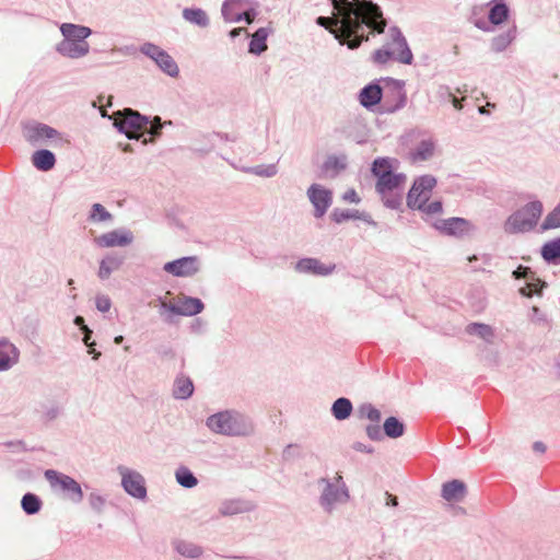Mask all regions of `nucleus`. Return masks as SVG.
I'll return each mask as SVG.
<instances>
[{
	"label": "nucleus",
	"mask_w": 560,
	"mask_h": 560,
	"mask_svg": "<svg viewBox=\"0 0 560 560\" xmlns=\"http://www.w3.org/2000/svg\"><path fill=\"white\" fill-rule=\"evenodd\" d=\"M509 9L504 3H497L489 13V20L492 24H501L508 20Z\"/></svg>",
	"instance_id": "nucleus-28"
},
{
	"label": "nucleus",
	"mask_w": 560,
	"mask_h": 560,
	"mask_svg": "<svg viewBox=\"0 0 560 560\" xmlns=\"http://www.w3.org/2000/svg\"><path fill=\"white\" fill-rule=\"evenodd\" d=\"M366 434L372 440H378L381 438V429L378 425H369L366 428Z\"/></svg>",
	"instance_id": "nucleus-51"
},
{
	"label": "nucleus",
	"mask_w": 560,
	"mask_h": 560,
	"mask_svg": "<svg viewBox=\"0 0 560 560\" xmlns=\"http://www.w3.org/2000/svg\"><path fill=\"white\" fill-rule=\"evenodd\" d=\"M332 16H319L317 24L327 28L340 44L350 49L369 39V34L383 33L386 20L380 7L370 0H331Z\"/></svg>",
	"instance_id": "nucleus-1"
},
{
	"label": "nucleus",
	"mask_w": 560,
	"mask_h": 560,
	"mask_svg": "<svg viewBox=\"0 0 560 560\" xmlns=\"http://www.w3.org/2000/svg\"><path fill=\"white\" fill-rule=\"evenodd\" d=\"M268 36V32L266 28L257 30L253 36L249 44V51L253 54H260L267 49L266 39Z\"/></svg>",
	"instance_id": "nucleus-24"
},
{
	"label": "nucleus",
	"mask_w": 560,
	"mask_h": 560,
	"mask_svg": "<svg viewBox=\"0 0 560 560\" xmlns=\"http://www.w3.org/2000/svg\"><path fill=\"white\" fill-rule=\"evenodd\" d=\"M533 448L535 452L545 453L546 445L542 442H535Z\"/></svg>",
	"instance_id": "nucleus-55"
},
{
	"label": "nucleus",
	"mask_w": 560,
	"mask_h": 560,
	"mask_svg": "<svg viewBox=\"0 0 560 560\" xmlns=\"http://www.w3.org/2000/svg\"><path fill=\"white\" fill-rule=\"evenodd\" d=\"M342 199L349 203H359L360 202V197L354 189L347 190L343 194Z\"/></svg>",
	"instance_id": "nucleus-49"
},
{
	"label": "nucleus",
	"mask_w": 560,
	"mask_h": 560,
	"mask_svg": "<svg viewBox=\"0 0 560 560\" xmlns=\"http://www.w3.org/2000/svg\"><path fill=\"white\" fill-rule=\"evenodd\" d=\"M162 306L174 314L192 316L199 314L203 310V304L199 299L179 296L175 302H162Z\"/></svg>",
	"instance_id": "nucleus-9"
},
{
	"label": "nucleus",
	"mask_w": 560,
	"mask_h": 560,
	"mask_svg": "<svg viewBox=\"0 0 560 560\" xmlns=\"http://www.w3.org/2000/svg\"><path fill=\"white\" fill-rule=\"evenodd\" d=\"M120 265V260L117 258H107L101 261L98 276L102 279L109 277L113 269H117Z\"/></svg>",
	"instance_id": "nucleus-35"
},
{
	"label": "nucleus",
	"mask_w": 560,
	"mask_h": 560,
	"mask_svg": "<svg viewBox=\"0 0 560 560\" xmlns=\"http://www.w3.org/2000/svg\"><path fill=\"white\" fill-rule=\"evenodd\" d=\"M95 304H96V308L103 313L108 312L112 306L110 299L106 295H98L96 298Z\"/></svg>",
	"instance_id": "nucleus-42"
},
{
	"label": "nucleus",
	"mask_w": 560,
	"mask_h": 560,
	"mask_svg": "<svg viewBox=\"0 0 560 560\" xmlns=\"http://www.w3.org/2000/svg\"><path fill=\"white\" fill-rule=\"evenodd\" d=\"M466 495V486L460 480H452L442 487V497L448 502L462 501Z\"/></svg>",
	"instance_id": "nucleus-16"
},
{
	"label": "nucleus",
	"mask_w": 560,
	"mask_h": 560,
	"mask_svg": "<svg viewBox=\"0 0 560 560\" xmlns=\"http://www.w3.org/2000/svg\"><path fill=\"white\" fill-rule=\"evenodd\" d=\"M164 270L176 277H189L198 271V261L195 257H184L166 262Z\"/></svg>",
	"instance_id": "nucleus-13"
},
{
	"label": "nucleus",
	"mask_w": 560,
	"mask_h": 560,
	"mask_svg": "<svg viewBox=\"0 0 560 560\" xmlns=\"http://www.w3.org/2000/svg\"><path fill=\"white\" fill-rule=\"evenodd\" d=\"M353 448L359 451V452H371V450H368V447L364 444H362V443H355L353 445Z\"/></svg>",
	"instance_id": "nucleus-57"
},
{
	"label": "nucleus",
	"mask_w": 560,
	"mask_h": 560,
	"mask_svg": "<svg viewBox=\"0 0 560 560\" xmlns=\"http://www.w3.org/2000/svg\"><path fill=\"white\" fill-rule=\"evenodd\" d=\"M545 260L551 261L560 257V238L546 243L541 248Z\"/></svg>",
	"instance_id": "nucleus-31"
},
{
	"label": "nucleus",
	"mask_w": 560,
	"mask_h": 560,
	"mask_svg": "<svg viewBox=\"0 0 560 560\" xmlns=\"http://www.w3.org/2000/svg\"><path fill=\"white\" fill-rule=\"evenodd\" d=\"M162 129V122L161 118L159 116H155L154 119L151 121L150 127H148V130L145 132H149L152 136H159L161 133Z\"/></svg>",
	"instance_id": "nucleus-45"
},
{
	"label": "nucleus",
	"mask_w": 560,
	"mask_h": 560,
	"mask_svg": "<svg viewBox=\"0 0 560 560\" xmlns=\"http://www.w3.org/2000/svg\"><path fill=\"white\" fill-rule=\"evenodd\" d=\"M119 471L122 477V486L125 490L132 497L139 499L144 498L147 494V489L144 487L143 477L140 474L130 471L124 467H119Z\"/></svg>",
	"instance_id": "nucleus-10"
},
{
	"label": "nucleus",
	"mask_w": 560,
	"mask_h": 560,
	"mask_svg": "<svg viewBox=\"0 0 560 560\" xmlns=\"http://www.w3.org/2000/svg\"><path fill=\"white\" fill-rule=\"evenodd\" d=\"M45 477L52 488L70 493L77 502L82 500L83 492L80 485L73 478L51 469L46 470Z\"/></svg>",
	"instance_id": "nucleus-7"
},
{
	"label": "nucleus",
	"mask_w": 560,
	"mask_h": 560,
	"mask_svg": "<svg viewBox=\"0 0 560 560\" xmlns=\"http://www.w3.org/2000/svg\"><path fill=\"white\" fill-rule=\"evenodd\" d=\"M60 31L65 36V40L85 42L84 39L91 35V30L89 27L71 23L62 24Z\"/></svg>",
	"instance_id": "nucleus-18"
},
{
	"label": "nucleus",
	"mask_w": 560,
	"mask_h": 560,
	"mask_svg": "<svg viewBox=\"0 0 560 560\" xmlns=\"http://www.w3.org/2000/svg\"><path fill=\"white\" fill-rule=\"evenodd\" d=\"M33 164L40 171H49L55 165V155L48 150H39L33 154Z\"/></svg>",
	"instance_id": "nucleus-22"
},
{
	"label": "nucleus",
	"mask_w": 560,
	"mask_h": 560,
	"mask_svg": "<svg viewBox=\"0 0 560 560\" xmlns=\"http://www.w3.org/2000/svg\"><path fill=\"white\" fill-rule=\"evenodd\" d=\"M207 425L213 432L226 435H243L250 431V425L242 416L230 411L212 415L208 418Z\"/></svg>",
	"instance_id": "nucleus-3"
},
{
	"label": "nucleus",
	"mask_w": 560,
	"mask_h": 560,
	"mask_svg": "<svg viewBox=\"0 0 560 560\" xmlns=\"http://www.w3.org/2000/svg\"><path fill=\"white\" fill-rule=\"evenodd\" d=\"M359 98L364 107L374 106L382 100V89L378 84H370L361 91Z\"/></svg>",
	"instance_id": "nucleus-20"
},
{
	"label": "nucleus",
	"mask_w": 560,
	"mask_h": 560,
	"mask_svg": "<svg viewBox=\"0 0 560 560\" xmlns=\"http://www.w3.org/2000/svg\"><path fill=\"white\" fill-rule=\"evenodd\" d=\"M307 195L315 208V215L323 217L331 203V191L314 184L308 188Z\"/></svg>",
	"instance_id": "nucleus-11"
},
{
	"label": "nucleus",
	"mask_w": 560,
	"mask_h": 560,
	"mask_svg": "<svg viewBox=\"0 0 560 560\" xmlns=\"http://www.w3.org/2000/svg\"><path fill=\"white\" fill-rule=\"evenodd\" d=\"M57 135H58V132L54 128H51L47 125H42V124L34 125V126L30 127L27 130V139L30 141H39L42 139H50V138H55Z\"/></svg>",
	"instance_id": "nucleus-21"
},
{
	"label": "nucleus",
	"mask_w": 560,
	"mask_h": 560,
	"mask_svg": "<svg viewBox=\"0 0 560 560\" xmlns=\"http://www.w3.org/2000/svg\"><path fill=\"white\" fill-rule=\"evenodd\" d=\"M390 57H392V52H389L388 50H385V49H378L373 55L374 61H376L378 63L387 62L390 59Z\"/></svg>",
	"instance_id": "nucleus-46"
},
{
	"label": "nucleus",
	"mask_w": 560,
	"mask_h": 560,
	"mask_svg": "<svg viewBox=\"0 0 560 560\" xmlns=\"http://www.w3.org/2000/svg\"><path fill=\"white\" fill-rule=\"evenodd\" d=\"M433 151H434L433 143L430 141H423L419 144L417 150L411 153V160L413 162L425 161L432 156Z\"/></svg>",
	"instance_id": "nucleus-29"
},
{
	"label": "nucleus",
	"mask_w": 560,
	"mask_h": 560,
	"mask_svg": "<svg viewBox=\"0 0 560 560\" xmlns=\"http://www.w3.org/2000/svg\"><path fill=\"white\" fill-rule=\"evenodd\" d=\"M467 332L470 335H477L485 340H490L493 337V330L489 325L472 323L467 326Z\"/></svg>",
	"instance_id": "nucleus-30"
},
{
	"label": "nucleus",
	"mask_w": 560,
	"mask_h": 560,
	"mask_svg": "<svg viewBox=\"0 0 560 560\" xmlns=\"http://www.w3.org/2000/svg\"><path fill=\"white\" fill-rule=\"evenodd\" d=\"M372 173L377 178L376 190L383 197L399 190L406 183L404 174H395L390 161L387 159H377L373 163Z\"/></svg>",
	"instance_id": "nucleus-2"
},
{
	"label": "nucleus",
	"mask_w": 560,
	"mask_h": 560,
	"mask_svg": "<svg viewBox=\"0 0 560 560\" xmlns=\"http://www.w3.org/2000/svg\"><path fill=\"white\" fill-rule=\"evenodd\" d=\"M436 229L447 235L462 236L470 230V224L465 219L451 218L448 220L440 221L436 224Z\"/></svg>",
	"instance_id": "nucleus-14"
},
{
	"label": "nucleus",
	"mask_w": 560,
	"mask_h": 560,
	"mask_svg": "<svg viewBox=\"0 0 560 560\" xmlns=\"http://www.w3.org/2000/svg\"><path fill=\"white\" fill-rule=\"evenodd\" d=\"M336 500H337V492H334L331 487L328 486L327 489L325 490L323 497H322L323 504L330 505Z\"/></svg>",
	"instance_id": "nucleus-47"
},
{
	"label": "nucleus",
	"mask_w": 560,
	"mask_h": 560,
	"mask_svg": "<svg viewBox=\"0 0 560 560\" xmlns=\"http://www.w3.org/2000/svg\"><path fill=\"white\" fill-rule=\"evenodd\" d=\"M346 166L345 162L336 156H330L324 164L325 171L332 170L335 172H338L340 170H343Z\"/></svg>",
	"instance_id": "nucleus-41"
},
{
	"label": "nucleus",
	"mask_w": 560,
	"mask_h": 560,
	"mask_svg": "<svg viewBox=\"0 0 560 560\" xmlns=\"http://www.w3.org/2000/svg\"><path fill=\"white\" fill-rule=\"evenodd\" d=\"M542 212V205L539 201H533L513 213L506 220L504 230L508 233H520L532 230L538 222Z\"/></svg>",
	"instance_id": "nucleus-4"
},
{
	"label": "nucleus",
	"mask_w": 560,
	"mask_h": 560,
	"mask_svg": "<svg viewBox=\"0 0 560 560\" xmlns=\"http://www.w3.org/2000/svg\"><path fill=\"white\" fill-rule=\"evenodd\" d=\"M16 360L15 347L7 340H0V371L9 369Z\"/></svg>",
	"instance_id": "nucleus-19"
},
{
	"label": "nucleus",
	"mask_w": 560,
	"mask_h": 560,
	"mask_svg": "<svg viewBox=\"0 0 560 560\" xmlns=\"http://www.w3.org/2000/svg\"><path fill=\"white\" fill-rule=\"evenodd\" d=\"M334 265L326 266L315 258H304L296 264V270L300 272H311L314 275L326 276L334 270Z\"/></svg>",
	"instance_id": "nucleus-15"
},
{
	"label": "nucleus",
	"mask_w": 560,
	"mask_h": 560,
	"mask_svg": "<svg viewBox=\"0 0 560 560\" xmlns=\"http://www.w3.org/2000/svg\"><path fill=\"white\" fill-rule=\"evenodd\" d=\"M74 323H75V325L80 326L81 329L83 328V326H85L84 325V319L81 316H77L75 319H74Z\"/></svg>",
	"instance_id": "nucleus-58"
},
{
	"label": "nucleus",
	"mask_w": 560,
	"mask_h": 560,
	"mask_svg": "<svg viewBox=\"0 0 560 560\" xmlns=\"http://www.w3.org/2000/svg\"><path fill=\"white\" fill-rule=\"evenodd\" d=\"M183 16L190 23L197 24L199 26L208 25V16L205 11L201 9H185L183 11Z\"/></svg>",
	"instance_id": "nucleus-27"
},
{
	"label": "nucleus",
	"mask_w": 560,
	"mask_h": 560,
	"mask_svg": "<svg viewBox=\"0 0 560 560\" xmlns=\"http://www.w3.org/2000/svg\"><path fill=\"white\" fill-rule=\"evenodd\" d=\"M450 97H451V101H452V104L453 106L456 108V109H462V101L464 100V97L462 100L457 98L455 95H453L452 93L448 94Z\"/></svg>",
	"instance_id": "nucleus-53"
},
{
	"label": "nucleus",
	"mask_w": 560,
	"mask_h": 560,
	"mask_svg": "<svg viewBox=\"0 0 560 560\" xmlns=\"http://www.w3.org/2000/svg\"><path fill=\"white\" fill-rule=\"evenodd\" d=\"M141 51L152 58L156 65L167 74L175 77L178 74V67L174 59L159 46L153 44H144Z\"/></svg>",
	"instance_id": "nucleus-8"
},
{
	"label": "nucleus",
	"mask_w": 560,
	"mask_h": 560,
	"mask_svg": "<svg viewBox=\"0 0 560 560\" xmlns=\"http://www.w3.org/2000/svg\"><path fill=\"white\" fill-rule=\"evenodd\" d=\"M114 125L129 139H139L148 130L149 120L138 112L126 108L117 112Z\"/></svg>",
	"instance_id": "nucleus-5"
},
{
	"label": "nucleus",
	"mask_w": 560,
	"mask_h": 560,
	"mask_svg": "<svg viewBox=\"0 0 560 560\" xmlns=\"http://www.w3.org/2000/svg\"><path fill=\"white\" fill-rule=\"evenodd\" d=\"M39 500L34 494L28 493L23 497L22 508L26 513H36L39 510Z\"/></svg>",
	"instance_id": "nucleus-37"
},
{
	"label": "nucleus",
	"mask_w": 560,
	"mask_h": 560,
	"mask_svg": "<svg viewBox=\"0 0 560 560\" xmlns=\"http://www.w3.org/2000/svg\"><path fill=\"white\" fill-rule=\"evenodd\" d=\"M544 287L540 280L529 281L525 287L520 289V293L524 296L530 298L535 293H539Z\"/></svg>",
	"instance_id": "nucleus-39"
},
{
	"label": "nucleus",
	"mask_w": 560,
	"mask_h": 560,
	"mask_svg": "<svg viewBox=\"0 0 560 560\" xmlns=\"http://www.w3.org/2000/svg\"><path fill=\"white\" fill-rule=\"evenodd\" d=\"M360 415L373 422H378L381 419V412L370 404L360 407Z\"/></svg>",
	"instance_id": "nucleus-40"
},
{
	"label": "nucleus",
	"mask_w": 560,
	"mask_h": 560,
	"mask_svg": "<svg viewBox=\"0 0 560 560\" xmlns=\"http://www.w3.org/2000/svg\"><path fill=\"white\" fill-rule=\"evenodd\" d=\"M557 228H560V203L547 215L541 225L542 230Z\"/></svg>",
	"instance_id": "nucleus-36"
},
{
	"label": "nucleus",
	"mask_w": 560,
	"mask_h": 560,
	"mask_svg": "<svg viewBox=\"0 0 560 560\" xmlns=\"http://www.w3.org/2000/svg\"><path fill=\"white\" fill-rule=\"evenodd\" d=\"M435 184V178L429 175L421 176L415 180L407 196L408 207L412 209H422L429 201Z\"/></svg>",
	"instance_id": "nucleus-6"
},
{
	"label": "nucleus",
	"mask_w": 560,
	"mask_h": 560,
	"mask_svg": "<svg viewBox=\"0 0 560 560\" xmlns=\"http://www.w3.org/2000/svg\"><path fill=\"white\" fill-rule=\"evenodd\" d=\"M421 210L428 214L439 213L442 211V203L440 201H433L429 205L425 203Z\"/></svg>",
	"instance_id": "nucleus-48"
},
{
	"label": "nucleus",
	"mask_w": 560,
	"mask_h": 560,
	"mask_svg": "<svg viewBox=\"0 0 560 560\" xmlns=\"http://www.w3.org/2000/svg\"><path fill=\"white\" fill-rule=\"evenodd\" d=\"M384 432L388 438H400L405 432V425L395 417H389L384 422Z\"/></svg>",
	"instance_id": "nucleus-26"
},
{
	"label": "nucleus",
	"mask_w": 560,
	"mask_h": 560,
	"mask_svg": "<svg viewBox=\"0 0 560 560\" xmlns=\"http://www.w3.org/2000/svg\"><path fill=\"white\" fill-rule=\"evenodd\" d=\"M89 44L80 40H63L59 50L62 55L70 58H79L89 52Z\"/></svg>",
	"instance_id": "nucleus-17"
},
{
	"label": "nucleus",
	"mask_w": 560,
	"mask_h": 560,
	"mask_svg": "<svg viewBox=\"0 0 560 560\" xmlns=\"http://www.w3.org/2000/svg\"><path fill=\"white\" fill-rule=\"evenodd\" d=\"M245 31H246V30H245V28H243V27H236V28H234V30H232V31L230 32V36H231L232 38H234V37H236V36L241 35V33H242V32H245Z\"/></svg>",
	"instance_id": "nucleus-56"
},
{
	"label": "nucleus",
	"mask_w": 560,
	"mask_h": 560,
	"mask_svg": "<svg viewBox=\"0 0 560 560\" xmlns=\"http://www.w3.org/2000/svg\"><path fill=\"white\" fill-rule=\"evenodd\" d=\"M122 340H124L122 336H117L114 341H115V343L118 345V343H121Z\"/></svg>",
	"instance_id": "nucleus-60"
},
{
	"label": "nucleus",
	"mask_w": 560,
	"mask_h": 560,
	"mask_svg": "<svg viewBox=\"0 0 560 560\" xmlns=\"http://www.w3.org/2000/svg\"><path fill=\"white\" fill-rule=\"evenodd\" d=\"M331 218L335 222L337 223H341L342 221L345 220H348V219H354V218H358L355 215V213H351V212H348V211H338V210H335L331 214Z\"/></svg>",
	"instance_id": "nucleus-44"
},
{
	"label": "nucleus",
	"mask_w": 560,
	"mask_h": 560,
	"mask_svg": "<svg viewBox=\"0 0 560 560\" xmlns=\"http://www.w3.org/2000/svg\"><path fill=\"white\" fill-rule=\"evenodd\" d=\"M235 4V1L225 2L222 8V13L226 21H240L243 16L248 24H250L254 20V15L250 12H244L243 14L234 15L231 10Z\"/></svg>",
	"instance_id": "nucleus-32"
},
{
	"label": "nucleus",
	"mask_w": 560,
	"mask_h": 560,
	"mask_svg": "<svg viewBox=\"0 0 560 560\" xmlns=\"http://www.w3.org/2000/svg\"><path fill=\"white\" fill-rule=\"evenodd\" d=\"M385 203H386V206H388L390 208H396L399 202H398V200L393 199V200H386Z\"/></svg>",
	"instance_id": "nucleus-59"
},
{
	"label": "nucleus",
	"mask_w": 560,
	"mask_h": 560,
	"mask_svg": "<svg viewBox=\"0 0 560 560\" xmlns=\"http://www.w3.org/2000/svg\"><path fill=\"white\" fill-rule=\"evenodd\" d=\"M83 332H84V338H83V341L84 343L86 345V347L90 348V352H93V346H94V342H90V339H91V335H92V330L89 329L88 326H83L82 328Z\"/></svg>",
	"instance_id": "nucleus-52"
},
{
	"label": "nucleus",
	"mask_w": 560,
	"mask_h": 560,
	"mask_svg": "<svg viewBox=\"0 0 560 560\" xmlns=\"http://www.w3.org/2000/svg\"><path fill=\"white\" fill-rule=\"evenodd\" d=\"M399 45L404 46V49L401 50V52L399 54L397 59L402 63H407V65L411 63L412 54H411L410 49L406 46V43L404 40H401L399 43Z\"/></svg>",
	"instance_id": "nucleus-43"
},
{
	"label": "nucleus",
	"mask_w": 560,
	"mask_h": 560,
	"mask_svg": "<svg viewBox=\"0 0 560 560\" xmlns=\"http://www.w3.org/2000/svg\"><path fill=\"white\" fill-rule=\"evenodd\" d=\"M176 549L180 555H183L185 557H189V558H197L201 555L200 547H198L195 544L187 542V541H179L176 545Z\"/></svg>",
	"instance_id": "nucleus-33"
},
{
	"label": "nucleus",
	"mask_w": 560,
	"mask_h": 560,
	"mask_svg": "<svg viewBox=\"0 0 560 560\" xmlns=\"http://www.w3.org/2000/svg\"><path fill=\"white\" fill-rule=\"evenodd\" d=\"M529 273H532L530 269L528 267H522L520 266L514 272V277L515 278H526V279H532L534 280L533 278H529Z\"/></svg>",
	"instance_id": "nucleus-50"
},
{
	"label": "nucleus",
	"mask_w": 560,
	"mask_h": 560,
	"mask_svg": "<svg viewBox=\"0 0 560 560\" xmlns=\"http://www.w3.org/2000/svg\"><path fill=\"white\" fill-rule=\"evenodd\" d=\"M474 260H477V256H475V255H474V256H471V257H468V261H469V262H471V261H474Z\"/></svg>",
	"instance_id": "nucleus-61"
},
{
	"label": "nucleus",
	"mask_w": 560,
	"mask_h": 560,
	"mask_svg": "<svg viewBox=\"0 0 560 560\" xmlns=\"http://www.w3.org/2000/svg\"><path fill=\"white\" fill-rule=\"evenodd\" d=\"M194 384L188 377H178L174 385V396L186 399L192 395Z\"/></svg>",
	"instance_id": "nucleus-23"
},
{
	"label": "nucleus",
	"mask_w": 560,
	"mask_h": 560,
	"mask_svg": "<svg viewBox=\"0 0 560 560\" xmlns=\"http://www.w3.org/2000/svg\"><path fill=\"white\" fill-rule=\"evenodd\" d=\"M90 219L92 221H109L112 214L101 203H94Z\"/></svg>",
	"instance_id": "nucleus-38"
},
{
	"label": "nucleus",
	"mask_w": 560,
	"mask_h": 560,
	"mask_svg": "<svg viewBox=\"0 0 560 560\" xmlns=\"http://www.w3.org/2000/svg\"><path fill=\"white\" fill-rule=\"evenodd\" d=\"M132 240L133 235L130 231L115 230L97 236L95 243L101 247H122L131 244Z\"/></svg>",
	"instance_id": "nucleus-12"
},
{
	"label": "nucleus",
	"mask_w": 560,
	"mask_h": 560,
	"mask_svg": "<svg viewBox=\"0 0 560 560\" xmlns=\"http://www.w3.org/2000/svg\"><path fill=\"white\" fill-rule=\"evenodd\" d=\"M176 480L186 488H192L197 485V478L187 468H179L176 471Z\"/></svg>",
	"instance_id": "nucleus-34"
},
{
	"label": "nucleus",
	"mask_w": 560,
	"mask_h": 560,
	"mask_svg": "<svg viewBox=\"0 0 560 560\" xmlns=\"http://www.w3.org/2000/svg\"><path fill=\"white\" fill-rule=\"evenodd\" d=\"M332 415L338 420L347 419L352 411V404L348 398H338L331 408Z\"/></svg>",
	"instance_id": "nucleus-25"
},
{
	"label": "nucleus",
	"mask_w": 560,
	"mask_h": 560,
	"mask_svg": "<svg viewBox=\"0 0 560 560\" xmlns=\"http://www.w3.org/2000/svg\"><path fill=\"white\" fill-rule=\"evenodd\" d=\"M386 497H387V502H386L387 505L396 506L398 504L397 497H395L388 492H386Z\"/></svg>",
	"instance_id": "nucleus-54"
}]
</instances>
